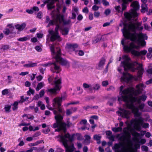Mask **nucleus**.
Instances as JSON below:
<instances>
[{"label": "nucleus", "instance_id": "72a5a7b5", "mask_svg": "<svg viewBox=\"0 0 152 152\" xmlns=\"http://www.w3.org/2000/svg\"><path fill=\"white\" fill-rule=\"evenodd\" d=\"M23 117H26L28 119L31 120L33 119L34 118V117L33 115L30 114H24L23 115Z\"/></svg>", "mask_w": 152, "mask_h": 152}, {"label": "nucleus", "instance_id": "dca6fc26", "mask_svg": "<svg viewBox=\"0 0 152 152\" xmlns=\"http://www.w3.org/2000/svg\"><path fill=\"white\" fill-rule=\"evenodd\" d=\"M134 106L135 107L137 108L138 110H139L142 112H144L146 111L144 109L145 107V104L144 103H134ZM138 111L139 112V111Z\"/></svg>", "mask_w": 152, "mask_h": 152}, {"label": "nucleus", "instance_id": "ea45409f", "mask_svg": "<svg viewBox=\"0 0 152 152\" xmlns=\"http://www.w3.org/2000/svg\"><path fill=\"white\" fill-rule=\"evenodd\" d=\"M7 26L10 29V33L12 32V31H13L14 29V27L13 26L12 24H10L8 25Z\"/></svg>", "mask_w": 152, "mask_h": 152}, {"label": "nucleus", "instance_id": "e433bc0d", "mask_svg": "<svg viewBox=\"0 0 152 152\" xmlns=\"http://www.w3.org/2000/svg\"><path fill=\"white\" fill-rule=\"evenodd\" d=\"M11 108V105H6L4 107V109L7 112H9L10 111V110Z\"/></svg>", "mask_w": 152, "mask_h": 152}, {"label": "nucleus", "instance_id": "cd10ccee", "mask_svg": "<svg viewBox=\"0 0 152 152\" xmlns=\"http://www.w3.org/2000/svg\"><path fill=\"white\" fill-rule=\"evenodd\" d=\"M100 86L99 84H96L91 85V88H92V93L93 92V90L94 91L98 90L100 88Z\"/></svg>", "mask_w": 152, "mask_h": 152}, {"label": "nucleus", "instance_id": "f8f14e48", "mask_svg": "<svg viewBox=\"0 0 152 152\" xmlns=\"http://www.w3.org/2000/svg\"><path fill=\"white\" fill-rule=\"evenodd\" d=\"M59 28V25H58L56 26L55 31H54L52 30H49L48 31L49 32V34L51 36L50 38L51 41H53L56 40H57L59 41L61 40L59 36L58 32V30Z\"/></svg>", "mask_w": 152, "mask_h": 152}, {"label": "nucleus", "instance_id": "8fccbe9b", "mask_svg": "<svg viewBox=\"0 0 152 152\" xmlns=\"http://www.w3.org/2000/svg\"><path fill=\"white\" fill-rule=\"evenodd\" d=\"M150 66L151 67H149L147 72L148 73L152 74V64H150Z\"/></svg>", "mask_w": 152, "mask_h": 152}, {"label": "nucleus", "instance_id": "bf43d9fd", "mask_svg": "<svg viewBox=\"0 0 152 152\" xmlns=\"http://www.w3.org/2000/svg\"><path fill=\"white\" fill-rule=\"evenodd\" d=\"M43 77L40 75L36 77L37 80L39 81H40L42 79Z\"/></svg>", "mask_w": 152, "mask_h": 152}, {"label": "nucleus", "instance_id": "0eeeda50", "mask_svg": "<svg viewBox=\"0 0 152 152\" xmlns=\"http://www.w3.org/2000/svg\"><path fill=\"white\" fill-rule=\"evenodd\" d=\"M138 36L135 40H130L127 39H124L121 41V44L123 45L124 51L127 52H130L132 54L136 56H140L141 55H144L147 53V51L143 50L139 52L135 50L138 49L140 48V46H144L145 45L146 42L145 38H141V39L143 40L145 44L139 43L138 41Z\"/></svg>", "mask_w": 152, "mask_h": 152}, {"label": "nucleus", "instance_id": "473e14b6", "mask_svg": "<svg viewBox=\"0 0 152 152\" xmlns=\"http://www.w3.org/2000/svg\"><path fill=\"white\" fill-rule=\"evenodd\" d=\"M84 137L85 138V142L88 144H89L90 143V140L91 138L90 136L88 135H86L84 136Z\"/></svg>", "mask_w": 152, "mask_h": 152}, {"label": "nucleus", "instance_id": "bb28decb", "mask_svg": "<svg viewBox=\"0 0 152 152\" xmlns=\"http://www.w3.org/2000/svg\"><path fill=\"white\" fill-rule=\"evenodd\" d=\"M45 86L43 82H42L38 83L37 87L36 88V91H39L40 89L44 87Z\"/></svg>", "mask_w": 152, "mask_h": 152}, {"label": "nucleus", "instance_id": "39448f33", "mask_svg": "<svg viewBox=\"0 0 152 152\" xmlns=\"http://www.w3.org/2000/svg\"><path fill=\"white\" fill-rule=\"evenodd\" d=\"M138 118L132 119L130 122V124H129L127 127L124 128L123 131L124 134L119 138V139L123 142H126L129 145L131 144L132 145L131 138L130 134L132 131L131 125H133L134 129L140 131L141 129V126L144 128H148L149 127V124L147 123H143V119L140 116Z\"/></svg>", "mask_w": 152, "mask_h": 152}, {"label": "nucleus", "instance_id": "f3484780", "mask_svg": "<svg viewBox=\"0 0 152 152\" xmlns=\"http://www.w3.org/2000/svg\"><path fill=\"white\" fill-rule=\"evenodd\" d=\"M106 60L104 58H102L100 61L98 65L96 66L97 69L102 70Z\"/></svg>", "mask_w": 152, "mask_h": 152}, {"label": "nucleus", "instance_id": "20e7f679", "mask_svg": "<svg viewBox=\"0 0 152 152\" xmlns=\"http://www.w3.org/2000/svg\"><path fill=\"white\" fill-rule=\"evenodd\" d=\"M146 87V86L142 83H140L136 86V89L134 88L129 89V90H125L124 91V94L128 93L129 95H131L129 98V101L131 102V104L130 106V108L133 109V111L134 112L135 115L140 116L141 113L139 112L137 108L135 107L134 106V103H140L141 101H144L147 98V96L145 95H142V96L138 97H135L136 96L141 93L143 90Z\"/></svg>", "mask_w": 152, "mask_h": 152}, {"label": "nucleus", "instance_id": "37998d69", "mask_svg": "<svg viewBox=\"0 0 152 152\" xmlns=\"http://www.w3.org/2000/svg\"><path fill=\"white\" fill-rule=\"evenodd\" d=\"M94 139L96 140L97 141H99L100 138L101 137L98 135H95L94 136Z\"/></svg>", "mask_w": 152, "mask_h": 152}, {"label": "nucleus", "instance_id": "de8ad7c7", "mask_svg": "<svg viewBox=\"0 0 152 152\" xmlns=\"http://www.w3.org/2000/svg\"><path fill=\"white\" fill-rule=\"evenodd\" d=\"M110 10L109 9H107L105 10L104 13L106 15H109L110 13Z\"/></svg>", "mask_w": 152, "mask_h": 152}, {"label": "nucleus", "instance_id": "0e129e2a", "mask_svg": "<svg viewBox=\"0 0 152 152\" xmlns=\"http://www.w3.org/2000/svg\"><path fill=\"white\" fill-rule=\"evenodd\" d=\"M99 9V7L95 5L92 7V10L94 11L97 10Z\"/></svg>", "mask_w": 152, "mask_h": 152}, {"label": "nucleus", "instance_id": "49530a36", "mask_svg": "<svg viewBox=\"0 0 152 152\" xmlns=\"http://www.w3.org/2000/svg\"><path fill=\"white\" fill-rule=\"evenodd\" d=\"M102 2L103 4L105 6H108L109 5V2L105 0H103Z\"/></svg>", "mask_w": 152, "mask_h": 152}, {"label": "nucleus", "instance_id": "7c9ffc66", "mask_svg": "<svg viewBox=\"0 0 152 152\" xmlns=\"http://www.w3.org/2000/svg\"><path fill=\"white\" fill-rule=\"evenodd\" d=\"M74 134H72L71 135L67 133V139H68L69 141L72 142L74 140Z\"/></svg>", "mask_w": 152, "mask_h": 152}, {"label": "nucleus", "instance_id": "09e8293b", "mask_svg": "<svg viewBox=\"0 0 152 152\" xmlns=\"http://www.w3.org/2000/svg\"><path fill=\"white\" fill-rule=\"evenodd\" d=\"M148 148L145 145H143L141 147V149L143 151H148Z\"/></svg>", "mask_w": 152, "mask_h": 152}, {"label": "nucleus", "instance_id": "69168bd1", "mask_svg": "<svg viewBox=\"0 0 152 152\" xmlns=\"http://www.w3.org/2000/svg\"><path fill=\"white\" fill-rule=\"evenodd\" d=\"M100 15V12H95L94 13V16L96 18L98 17Z\"/></svg>", "mask_w": 152, "mask_h": 152}, {"label": "nucleus", "instance_id": "f257e3e1", "mask_svg": "<svg viewBox=\"0 0 152 152\" xmlns=\"http://www.w3.org/2000/svg\"><path fill=\"white\" fill-rule=\"evenodd\" d=\"M132 9L131 10L129 13L125 12L124 15L125 17L130 21L133 20V22L129 24H124V27L121 30L124 38L123 39H127L130 40H135L138 36L137 41L139 43L145 44L143 40L141 38L147 39L146 34L142 33L139 34L136 32L137 31H141L143 29V27L141 26V23L136 21L135 18L138 16L137 11L139 10V4L137 1L133 2L131 5Z\"/></svg>", "mask_w": 152, "mask_h": 152}, {"label": "nucleus", "instance_id": "338daca9", "mask_svg": "<svg viewBox=\"0 0 152 152\" xmlns=\"http://www.w3.org/2000/svg\"><path fill=\"white\" fill-rule=\"evenodd\" d=\"M29 72H22L20 73L19 75H20L24 76L28 74Z\"/></svg>", "mask_w": 152, "mask_h": 152}, {"label": "nucleus", "instance_id": "4d7b16f0", "mask_svg": "<svg viewBox=\"0 0 152 152\" xmlns=\"http://www.w3.org/2000/svg\"><path fill=\"white\" fill-rule=\"evenodd\" d=\"M87 121L86 119H83L80 122V124L81 125H85L87 123Z\"/></svg>", "mask_w": 152, "mask_h": 152}, {"label": "nucleus", "instance_id": "052dcab7", "mask_svg": "<svg viewBox=\"0 0 152 152\" xmlns=\"http://www.w3.org/2000/svg\"><path fill=\"white\" fill-rule=\"evenodd\" d=\"M50 129L49 128H48L47 129L43 130V132L45 134H47L50 132Z\"/></svg>", "mask_w": 152, "mask_h": 152}, {"label": "nucleus", "instance_id": "4c0bfd02", "mask_svg": "<svg viewBox=\"0 0 152 152\" xmlns=\"http://www.w3.org/2000/svg\"><path fill=\"white\" fill-rule=\"evenodd\" d=\"M79 103V101H72L67 103V106L70 105H76Z\"/></svg>", "mask_w": 152, "mask_h": 152}, {"label": "nucleus", "instance_id": "423d86ee", "mask_svg": "<svg viewBox=\"0 0 152 152\" xmlns=\"http://www.w3.org/2000/svg\"><path fill=\"white\" fill-rule=\"evenodd\" d=\"M50 50L53 57L54 58L56 62H49L43 65L44 66H51V70L53 72L58 73L61 71L60 67L57 64L56 62H59L63 65H66V61L62 58L61 56V50L56 44L50 45Z\"/></svg>", "mask_w": 152, "mask_h": 152}, {"label": "nucleus", "instance_id": "a211bd4d", "mask_svg": "<svg viewBox=\"0 0 152 152\" xmlns=\"http://www.w3.org/2000/svg\"><path fill=\"white\" fill-rule=\"evenodd\" d=\"M83 86L84 90L87 91L88 92L92 93V88L91 85L86 83H84L83 84Z\"/></svg>", "mask_w": 152, "mask_h": 152}, {"label": "nucleus", "instance_id": "5701e85b", "mask_svg": "<svg viewBox=\"0 0 152 152\" xmlns=\"http://www.w3.org/2000/svg\"><path fill=\"white\" fill-rule=\"evenodd\" d=\"M141 12L142 13H144L148 10V5L146 4H142L141 5Z\"/></svg>", "mask_w": 152, "mask_h": 152}, {"label": "nucleus", "instance_id": "393cba45", "mask_svg": "<svg viewBox=\"0 0 152 152\" xmlns=\"http://www.w3.org/2000/svg\"><path fill=\"white\" fill-rule=\"evenodd\" d=\"M77 110L76 107H72L70 109H67V115H69L75 112Z\"/></svg>", "mask_w": 152, "mask_h": 152}, {"label": "nucleus", "instance_id": "7ed1b4c3", "mask_svg": "<svg viewBox=\"0 0 152 152\" xmlns=\"http://www.w3.org/2000/svg\"><path fill=\"white\" fill-rule=\"evenodd\" d=\"M123 58L124 61L121 62L120 66L123 67L125 71L129 70L132 72H135L137 70V76L134 77L126 72L123 73V76L121 77V81L128 82L132 79L136 81L140 80L144 72L142 64L136 61H132L127 55L124 56Z\"/></svg>", "mask_w": 152, "mask_h": 152}, {"label": "nucleus", "instance_id": "a18cd8bd", "mask_svg": "<svg viewBox=\"0 0 152 152\" xmlns=\"http://www.w3.org/2000/svg\"><path fill=\"white\" fill-rule=\"evenodd\" d=\"M108 84V82L107 80L103 81L102 83V85L104 87L106 86Z\"/></svg>", "mask_w": 152, "mask_h": 152}, {"label": "nucleus", "instance_id": "79ce46f5", "mask_svg": "<svg viewBox=\"0 0 152 152\" xmlns=\"http://www.w3.org/2000/svg\"><path fill=\"white\" fill-rule=\"evenodd\" d=\"M76 54H78L80 56H83L84 55V52L81 50L76 51H75Z\"/></svg>", "mask_w": 152, "mask_h": 152}, {"label": "nucleus", "instance_id": "f704fd0d", "mask_svg": "<svg viewBox=\"0 0 152 152\" xmlns=\"http://www.w3.org/2000/svg\"><path fill=\"white\" fill-rule=\"evenodd\" d=\"M112 130L115 132H118L121 131L122 130V129L121 127H118L117 128L114 127L112 128Z\"/></svg>", "mask_w": 152, "mask_h": 152}, {"label": "nucleus", "instance_id": "6ab92c4d", "mask_svg": "<svg viewBox=\"0 0 152 152\" xmlns=\"http://www.w3.org/2000/svg\"><path fill=\"white\" fill-rule=\"evenodd\" d=\"M78 7H74L72 10V19H74L76 18V14H78Z\"/></svg>", "mask_w": 152, "mask_h": 152}, {"label": "nucleus", "instance_id": "f03ea898", "mask_svg": "<svg viewBox=\"0 0 152 152\" xmlns=\"http://www.w3.org/2000/svg\"><path fill=\"white\" fill-rule=\"evenodd\" d=\"M62 101V98L60 97H56L53 100V109L57 110L53 111V113L55 115V118L56 120V123L53 124V127L57 128L55 129V132H61V134L57 136L56 137L58 138V140L65 147V152H66V124L63 120L65 111L61 106Z\"/></svg>", "mask_w": 152, "mask_h": 152}, {"label": "nucleus", "instance_id": "e2e57ef3", "mask_svg": "<svg viewBox=\"0 0 152 152\" xmlns=\"http://www.w3.org/2000/svg\"><path fill=\"white\" fill-rule=\"evenodd\" d=\"M9 48V46L8 45H3L2 46V49H3L4 50H7Z\"/></svg>", "mask_w": 152, "mask_h": 152}, {"label": "nucleus", "instance_id": "c756f323", "mask_svg": "<svg viewBox=\"0 0 152 152\" xmlns=\"http://www.w3.org/2000/svg\"><path fill=\"white\" fill-rule=\"evenodd\" d=\"M19 102H18L16 101L13 104H12L11 105L12 106V109L13 111H15L17 110L18 107V105Z\"/></svg>", "mask_w": 152, "mask_h": 152}, {"label": "nucleus", "instance_id": "9b49d317", "mask_svg": "<svg viewBox=\"0 0 152 152\" xmlns=\"http://www.w3.org/2000/svg\"><path fill=\"white\" fill-rule=\"evenodd\" d=\"M124 87L123 86H122L120 88V94L121 95V96L120 97H118V100L119 102L121 101H127L129 100V98L131 97V95H129V94L127 93V94H124V91L125 90H129V89L131 88H129L126 89L124 90V91H122L124 88Z\"/></svg>", "mask_w": 152, "mask_h": 152}, {"label": "nucleus", "instance_id": "2eb2a0df", "mask_svg": "<svg viewBox=\"0 0 152 152\" xmlns=\"http://www.w3.org/2000/svg\"><path fill=\"white\" fill-rule=\"evenodd\" d=\"M43 4L41 5V7L42 8L43 7L46 3H48L47 6L48 10H51L55 6L53 5V4L57 0H45Z\"/></svg>", "mask_w": 152, "mask_h": 152}, {"label": "nucleus", "instance_id": "3c124183", "mask_svg": "<svg viewBox=\"0 0 152 152\" xmlns=\"http://www.w3.org/2000/svg\"><path fill=\"white\" fill-rule=\"evenodd\" d=\"M35 49L38 52H40L42 50V49L39 46H36L35 47Z\"/></svg>", "mask_w": 152, "mask_h": 152}, {"label": "nucleus", "instance_id": "2f4dec72", "mask_svg": "<svg viewBox=\"0 0 152 152\" xmlns=\"http://www.w3.org/2000/svg\"><path fill=\"white\" fill-rule=\"evenodd\" d=\"M28 129L30 131H34L36 130H38L39 129V128L38 126L35 127L32 126H30L29 127Z\"/></svg>", "mask_w": 152, "mask_h": 152}, {"label": "nucleus", "instance_id": "c03bdc74", "mask_svg": "<svg viewBox=\"0 0 152 152\" xmlns=\"http://www.w3.org/2000/svg\"><path fill=\"white\" fill-rule=\"evenodd\" d=\"M43 142V143H44V142L43 140H38L35 143H34V144L35 145V146Z\"/></svg>", "mask_w": 152, "mask_h": 152}, {"label": "nucleus", "instance_id": "4be33fe9", "mask_svg": "<svg viewBox=\"0 0 152 152\" xmlns=\"http://www.w3.org/2000/svg\"><path fill=\"white\" fill-rule=\"evenodd\" d=\"M26 24L24 23L20 25L17 24L15 25V27L16 29H18L19 31H21L25 28Z\"/></svg>", "mask_w": 152, "mask_h": 152}, {"label": "nucleus", "instance_id": "680f3d73", "mask_svg": "<svg viewBox=\"0 0 152 152\" xmlns=\"http://www.w3.org/2000/svg\"><path fill=\"white\" fill-rule=\"evenodd\" d=\"M37 17L40 19L42 17V12H39L37 14Z\"/></svg>", "mask_w": 152, "mask_h": 152}, {"label": "nucleus", "instance_id": "9d476101", "mask_svg": "<svg viewBox=\"0 0 152 152\" xmlns=\"http://www.w3.org/2000/svg\"><path fill=\"white\" fill-rule=\"evenodd\" d=\"M58 23L62 24L64 25L66 24V21L64 20L63 16L60 14H57L55 16H53V20L50 21L49 23L51 25Z\"/></svg>", "mask_w": 152, "mask_h": 152}, {"label": "nucleus", "instance_id": "5fc2aeb1", "mask_svg": "<svg viewBox=\"0 0 152 152\" xmlns=\"http://www.w3.org/2000/svg\"><path fill=\"white\" fill-rule=\"evenodd\" d=\"M45 94V91L44 90H42L40 92L39 95L40 97H42Z\"/></svg>", "mask_w": 152, "mask_h": 152}, {"label": "nucleus", "instance_id": "4468645a", "mask_svg": "<svg viewBox=\"0 0 152 152\" xmlns=\"http://www.w3.org/2000/svg\"><path fill=\"white\" fill-rule=\"evenodd\" d=\"M121 141L123 143H121L119 144H116L114 145V148L115 149V152H127V149L124 145L123 143H126L128 145H131V146H132V145L131 144L128 145L126 142H123L121 140ZM130 152H132L130 151Z\"/></svg>", "mask_w": 152, "mask_h": 152}, {"label": "nucleus", "instance_id": "58836bf2", "mask_svg": "<svg viewBox=\"0 0 152 152\" xmlns=\"http://www.w3.org/2000/svg\"><path fill=\"white\" fill-rule=\"evenodd\" d=\"M101 40L100 38L97 37L95 39H94L92 41V43L93 44H95L98 42H99Z\"/></svg>", "mask_w": 152, "mask_h": 152}, {"label": "nucleus", "instance_id": "603ef678", "mask_svg": "<svg viewBox=\"0 0 152 152\" xmlns=\"http://www.w3.org/2000/svg\"><path fill=\"white\" fill-rule=\"evenodd\" d=\"M132 135L133 136L135 137L134 139L135 140V138H137V137H139L140 136L139 133L136 132H133L132 133Z\"/></svg>", "mask_w": 152, "mask_h": 152}, {"label": "nucleus", "instance_id": "a878e982", "mask_svg": "<svg viewBox=\"0 0 152 152\" xmlns=\"http://www.w3.org/2000/svg\"><path fill=\"white\" fill-rule=\"evenodd\" d=\"M30 39V36L29 35H27L23 37L18 38L17 39V40L20 42H24L29 40Z\"/></svg>", "mask_w": 152, "mask_h": 152}, {"label": "nucleus", "instance_id": "13d9d810", "mask_svg": "<svg viewBox=\"0 0 152 152\" xmlns=\"http://www.w3.org/2000/svg\"><path fill=\"white\" fill-rule=\"evenodd\" d=\"M34 90L30 88H29V91H28V95H30V94H33L34 93Z\"/></svg>", "mask_w": 152, "mask_h": 152}, {"label": "nucleus", "instance_id": "774afa93", "mask_svg": "<svg viewBox=\"0 0 152 152\" xmlns=\"http://www.w3.org/2000/svg\"><path fill=\"white\" fill-rule=\"evenodd\" d=\"M115 90L114 87L112 86H110L109 88H107V91H113Z\"/></svg>", "mask_w": 152, "mask_h": 152}, {"label": "nucleus", "instance_id": "aec40b11", "mask_svg": "<svg viewBox=\"0 0 152 152\" xmlns=\"http://www.w3.org/2000/svg\"><path fill=\"white\" fill-rule=\"evenodd\" d=\"M75 149L74 145L71 142L69 145H68L67 144V152H73Z\"/></svg>", "mask_w": 152, "mask_h": 152}, {"label": "nucleus", "instance_id": "b1692460", "mask_svg": "<svg viewBox=\"0 0 152 152\" xmlns=\"http://www.w3.org/2000/svg\"><path fill=\"white\" fill-rule=\"evenodd\" d=\"M78 47V45L76 44H67V48H70L75 50V48Z\"/></svg>", "mask_w": 152, "mask_h": 152}, {"label": "nucleus", "instance_id": "c9c22d12", "mask_svg": "<svg viewBox=\"0 0 152 152\" xmlns=\"http://www.w3.org/2000/svg\"><path fill=\"white\" fill-rule=\"evenodd\" d=\"M135 140H136L137 142L140 143L141 144H144L146 142V140L144 139H142L139 141L137 138H135Z\"/></svg>", "mask_w": 152, "mask_h": 152}, {"label": "nucleus", "instance_id": "a19ab883", "mask_svg": "<svg viewBox=\"0 0 152 152\" xmlns=\"http://www.w3.org/2000/svg\"><path fill=\"white\" fill-rule=\"evenodd\" d=\"M28 99V97H26L24 98V97L22 96L21 97V100L19 101V102H23L26 100H27Z\"/></svg>", "mask_w": 152, "mask_h": 152}, {"label": "nucleus", "instance_id": "6e6d98bb", "mask_svg": "<svg viewBox=\"0 0 152 152\" xmlns=\"http://www.w3.org/2000/svg\"><path fill=\"white\" fill-rule=\"evenodd\" d=\"M4 34L7 35H8L10 33V31L8 29H6L4 31Z\"/></svg>", "mask_w": 152, "mask_h": 152}, {"label": "nucleus", "instance_id": "412c9836", "mask_svg": "<svg viewBox=\"0 0 152 152\" xmlns=\"http://www.w3.org/2000/svg\"><path fill=\"white\" fill-rule=\"evenodd\" d=\"M37 63H33L32 62H29L28 64H27L23 65V66L27 68L37 66Z\"/></svg>", "mask_w": 152, "mask_h": 152}, {"label": "nucleus", "instance_id": "c85d7f7f", "mask_svg": "<svg viewBox=\"0 0 152 152\" xmlns=\"http://www.w3.org/2000/svg\"><path fill=\"white\" fill-rule=\"evenodd\" d=\"M37 105L39 107H40L42 110H44L45 108L44 104L40 101H39L37 102Z\"/></svg>", "mask_w": 152, "mask_h": 152}, {"label": "nucleus", "instance_id": "ddd939ff", "mask_svg": "<svg viewBox=\"0 0 152 152\" xmlns=\"http://www.w3.org/2000/svg\"><path fill=\"white\" fill-rule=\"evenodd\" d=\"M133 0H118V1L119 3H122V9H121L120 6H115V8L116 10L118 12H122V11L125 10L126 7L127 5L129 3V2H131Z\"/></svg>", "mask_w": 152, "mask_h": 152}, {"label": "nucleus", "instance_id": "6e6552de", "mask_svg": "<svg viewBox=\"0 0 152 152\" xmlns=\"http://www.w3.org/2000/svg\"><path fill=\"white\" fill-rule=\"evenodd\" d=\"M124 102L125 103L123 106V108H120L119 110L117 112L118 115L123 118L129 119L132 116V113L135 117H139V116L135 115L133 111V109L130 108V106L131 104L130 101L128 100Z\"/></svg>", "mask_w": 152, "mask_h": 152}, {"label": "nucleus", "instance_id": "864d4df0", "mask_svg": "<svg viewBox=\"0 0 152 152\" xmlns=\"http://www.w3.org/2000/svg\"><path fill=\"white\" fill-rule=\"evenodd\" d=\"M8 93V90L7 89H4L2 91V94L5 95L7 94Z\"/></svg>", "mask_w": 152, "mask_h": 152}, {"label": "nucleus", "instance_id": "1a4fd4ad", "mask_svg": "<svg viewBox=\"0 0 152 152\" xmlns=\"http://www.w3.org/2000/svg\"><path fill=\"white\" fill-rule=\"evenodd\" d=\"M61 78L58 75L54 77L53 80L52 85L54 86V88L48 89V91L51 94H56L58 91H60L61 88Z\"/></svg>", "mask_w": 152, "mask_h": 152}]
</instances>
